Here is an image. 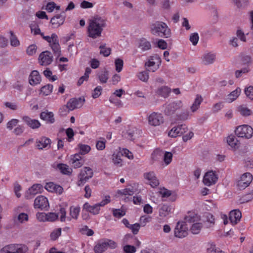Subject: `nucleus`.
<instances>
[{
	"mask_svg": "<svg viewBox=\"0 0 253 253\" xmlns=\"http://www.w3.org/2000/svg\"><path fill=\"white\" fill-rule=\"evenodd\" d=\"M105 26V20L100 17H96L90 20L87 30L88 36L92 39L100 37Z\"/></svg>",
	"mask_w": 253,
	"mask_h": 253,
	"instance_id": "nucleus-1",
	"label": "nucleus"
},
{
	"mask_svg": "<svg viewBox=\"0 0 253 253\" xmlns=\"http://www.w3.org/2000/svg\"><path fill=\"white\" fill-rule=\"evenodd\" d=\"M151 32L153 35L163 38L170 36L171 31L167 25L161 21H157L151 25Z\"/></svg>",
	"mask_w": 253,
	"mask_h": 253,
	"instance_id": "nucleus-2",
	"label": "nucleus"
},
{
	"mask_svg": "<svg viewBox=\"0 0 253 253\" xmlns=\"http://www.w3.org/2000/svg\"><path fill=\"white\" fill-rule=\"evenodd\" d=\"M28 247L23 244H12L5 246L0 250V253H25Z\"/></svg>",
	"mask_w": 253,
	"mask_h": 253,
	"instance_id": "nucleus-3",
	"label": "nucleus"
},
{
	"mask_svg": "<svg viewBox=\"0 0 253 253\" xmlns=\"http://www.w3.org/2000/svg\"><path fill=\"white\" fill-rule=\"evenodd\" d=\"M238 137L250 139L253 135V128L247 125H243L237 126L235 130Z\"/></svg>",
	"mask_w": 253,
	"mask_h": 253,
	"instance_id": "nucleus-4",
	"label": "nucleus"
},
{
	"mask_svg": "<svg viewBox=\"0 0 253 253\" xmlns=\"http://www.w3.org/2000/svg\"><path fill=\"white\" fill-rule=\"evenodd\" d=\"M183 106L181 101L178 100L165 104L163 107L164 113L166 115L170 116L174 114L178 110L180 109Z\"/></svg>",
	"mask_w": 253,
	"mask_h": 253,
	"instance_id": "nucleus-5",
	"label": "nucleus"
},
{
	"mask_svg": "<svg viewBox=\"0 0 253 253\" xmlns=\"http://www.w3.org/2000/svg\"><path fill=\"white\" fill-rule=\"evenodd\" d=\"M84 99L82 97L71 98L67 102L66 105L62 107L61 110L64 109L72 111L75 109L80 108L84 105Z\"/></svg>",
	"mask_w": 253,
	"mask_h": 253,
	"instance_id": "nucleus-6",
	"label": "nucleus"
},
{
	"mask_svg": "<svg viewBox=\"0 0 253 253\" xmlns=\"http://www.w3.org/2000/svg\"><path fill=\"white\" fill-rule=\"evenodd\" d=\"M253 179L252 174L246 172L242 174L237 182V186L240 190H243L249 186Z\"/></svg>",
	"mask_w": 253,
	"mask_h": 253,
	"instance_id": "nucleus-7",
	"label": "nucleus"
},
{
	"mask_svg": "<svg viewBox=\"0 0 253 253\" xmlns=\"http://www.w3.org/2000/svg\"><path fill=\"white\" fill-rule=\"evenodd\" d=\"M93 171L89 167H84L83 169L79 175V180L78 181V185H83L89 178L93 176Z\"/></svg>",
	"mask_w": 253,
	"mask_h": 253,
	"instance_id": "nucleus-8",
	"label": "nucleus"
},
{
	"mask_svg": "<svg viewBox=\"0 0 253 253\" xmlns=\"http://www.w3.org/2000/svg\"><path fill=\"white\" fill-rule=\"evenodd\" d=\"M174 236L179 238H183L188 235V227L185 222L178 221L174 228Z\"/></svg>",
	"mask_w": 253,
	"mask_h": 253,
	"instance_id": "nucleus-9",
	"label": "nucleus"
},
{
	"mask_svg": "<svg viewBox=\"0 0 253 253\" xmlns=\"http://www.w3.org/2000/svg\"><path fill=\"white\" fill-rule=\"evenodd\" d=\"M148 124L153 126H159L164 123V117L162 114L152 112L147 117Z\"/></svg>",
	"mask_w": 253,
	"mask_h": 253,
	"instance_id": "nucleus-10",
	"label": "nucleus"
},
{
	"mask_svg": "<svg viewBox=\"0 0 253 253\" xmlns=\"http://www.w3.org/2000/svg\"><path fill=\"white\" fill-rule=\"evenodd\" d=\"M218 176L215 171L211 170L207 172L203 178L204 184L208 186L214 184L217 181Z\"/></svg>",
	"mask_w": 253,
	"mask_h": 253,
	"instance_id": "nucleus-11",
	"label": "nucleus"
},
{
	"mask_svg": "<svg viewBox=\"0 0 253 253\" xmlns=\"http://www.w3.org/2000/svg\"><path fill=\"white\" fill-rule=\"evenodd\" d=\"M160 64V58L155 55L150 58L148 61L145 63V66L149 68L148 70L149 71L154 72L159 69Z\"/></svg>",
	"mask_w": 253,
	"mask_h": 253,
	"instance_id": "nucleus-12",
	"label": "nucleus"
},
{
	"mask_svg": "<svg viewBox=\"0 0 253 253\" xmlns=\"http://www.w3.org/2000/svg\"><path fill=\"white\" fill-rule=\"evenodd\" d=\"M53 61V56L50 52L44 51L42 52L39 56L40 64L42 66H47L50 64Z\"/></svg>",
	"mask_w": 253,
	"mask_h": 253,
	"instance_id": "nucleus-13",
	"label": "nucleus"
},
{
	"mask_svg": "<svg viewBox=\"0 0 253 253\" xmlns=\"http://www.w3.org/2000/svg\"><path fill=\"white\" fill-rule=\"evenodd\" d=\"M35 208L41 210H47L49 207L47 199L43 196L37 197L34 201Z\"/></svg>",
	"mask_w": 253,
	"mask_h": 253,
	"instance_id": "nucleus-14",
	"label": "nucleus"
},
{
	"mask_svg": "<svg viewBox=\"0 0 253 253\" xmlns=\"http://www.w3.org/2000/svg\"><path fill=\"white\" fill-rule=\"evenodd\" d=\"M187 129L185 125H178L173 127L169 132V136L171 137H176L185 133Z\"/></svg>",
	"mask_w": 253,
	"mask_h": 253,
	"instance_id": "nucleus-15",
	"label": "nucleus"
},
{
	"mask_svg": "<svg viewBox=\"0 0 253 253\" xmlns=\"http://www.w3.org/2000/svg\"><path fill=\"white\" fill-rule=\"evenodd\" d=\"M144 178L148 181L151 187L154 188L159 184V181L153 171H150L144 173Z\"/></svg>",
	"mask_w": 253,
	"mask_h": 253,
	"instance_id": "nucleus-16",
	"label": "nucleus"
},
{
	"mask_svg": "<svg viewBox=\"0 0 253 253\" xmlns=\"http://www.w3.org/2000/svg\"><path fill=\"white\" fill-rule=\"evenodd\" d=\"M65 20V12H63L60 14H57L53 16L50 20V23L53 28H58L64 23Z\"/></svg>",
	"mask_w": 253,
	"mask_h": 253,
	"instance_id": "nucleus-17",
	"label": "nucleus"
},
{
	"mask_svg": "<svg viewBox=\"0 0 253 253\" xmlns=\"http://www.w3.org/2000/svg\"><path fill=\"white\" fill-rule=\"evenodd\" d=\"M241 217V212L239 210H234L230 212L229 219L233 225H235L240 221Z\"/></svg>",
	"mask_w": 253,
	"mask_h": 253,
	"instance_id": "nucleus-18",
	"label": "nucleus"
},
{
	"mask_svg": "<svg viewBox=\"0 0 253 253\" xmlns=\"http://www.w3.org/2000/svg\"><path fill=\"white\" fill-rule=\"evenodd\" d=\"M45 189L49 192H55L59 194L62 193L63 191L62 187L59 185L55 184L52 182L46 183L45 185Z\"/></svg>",
	"mask_w": 253,
	"mask_h": 253,
	"instance_id": "nucleus-19",
	"label": "nucleus"
},
{
	"mask_svg": "<svg viewBox=\"0 0 253 253\" xmlns=\"http://www.w3.org/2000/svg\"><path fill=\"white\" fill-rule=\"evenodd\" d=\"M138 47L143 51H147L151 49V42L146 38H141L137 41Z\"/></svg>",
	"mask_w": 253,
	"mask_h": 253,
	"instance_id": "nucleus-20",
	"label": "nucleus"
},
{
	"mask_svg": "<svg viewBox=\"0 0 253 253\" xmlns=\"http://www.w3.org/2000/svg\"><path fill=\"white\" fill-rule=\"evenodd\" d=\"M53 167L56 169L59 170L63 174L70 175L72 171V169L68 165L62 163L54 164Z\"/></svg>",
	"mask_w": 253,
	"mask_h": 253,
	"instance_id": "nucleus-21",
	"label": "nucleus"
},
{
	"mask_svg": "<svg viewBox=\"0 0 253 253\" xmlns=\"http://www.w3.org/2000/svg\"><path fill=\"white\" fill-rule=\"evenodd\" d=\"M241 92V88L240 87H237L235 90H233L227 95L226 97L225 98V102L229 103H232L237 99L240 95Z\"/></svg>",
	"mask_w": 253,
	"mask_h": 253,
	"instance_id": "nucleus-22",
	"label": "nucleus"
},
{
	"mask_svg": "<svg viewBox=\"0 0 253 253\" xmlns=\"http://www.w3.org/2000/svg\"><path fill=\"white\" fill-rule=\"evenodd\" d=\"M83 208L87 211H88L94 215L98 214L99 213L100 210V208L99 207L97 204L91 206L87 202L85 203L84 205Z\"/></svg>",
	"mask_w": 253,
	"mask_h": 253,
	"instance_id": "nucleus-23",
	"label": "nucleus"
},
{
	"mask_svg": "<svg viewBox=\"0 0 253 253\" xmlns=\"http://www.w3.org/2000/svg\"><path fill=\"white\" fill-rule=\"evenodd\" d=\"M51 140L45 137L41 138L37 142V147L39 149L49 148L50 147Z\"/></svg>",
	"mask_w": 253,
	"mask_h": 253,
	"instance_id": "nucleus-24",
	"label": "nucleus"
},
{
	"mask_svg": "<svg viewBox=\"0 0 253 253\" xmlns=\"http://www.w3.org/2000/svg\"><path fill=\"white\" fill-rule=\"evenodd\" d=\"M216 58L214 53L209 52L205 53L202 58V62L205 65L211 64L214 63Z\"/></svg>",
	"mask_w": 253,
	"mask_h": 253,
	"instance_id": "nucleus-25",
	"label": "nucleus"
},
{
	"mask_svg": "<svg viewBox=\"0 0 253 253\" xmlns=\"http://www.w3.org/2000/svg\"><path fill=\"white\" fill-rule=\"evenodd\" d=\"M40 118L42 120L50 124H53L55 122L54 114L52 112L47 111L42 112L40 114Z\"/></svg>",
	"mask_w": 253,
	"mask_h": 253,
	"instance_id": "nucleus-26",
	"label": "nucleus"
},
{
	"mask_svg": "<svg viewBox=\"0 0 253 253\" xmlns=\"http://www.w3.org/2000/svg\"><path fill=\"white\" fill-rule=\"evenodd\" d=\"M80 212V208L78 206H71L70 208V216H67V220L71 221L72 219H77Z\"/></svg>",
	"mask_w": 253,
	"mask_h": 253,
	"instance_id": "nucleus-27",
	"label": "nucleus"
},
{
	"mask_svg": "<svg viewBox=\"0 0 253 253\" xmlns=\"http://www.w3.org/2000/svg\"><path fill=\"white\" fill-rule=\"evenodd\" d=\"M171 208L168 205H163L159 209V215L161 217H165L168 216L171 212Z\"/></svg>",
	"mask_w": 253,
	"mask_h": 253,
	"instance_id": "nucleus-28",
	"label": "nucleus"
},
{
	"mask_svg": "<svg viewBox=\"0 0 253 253\" xmlns=\"http://www.w3.org/2000/svg\"><path fill=\"white\" fill-rule=\"evenodd\" d=\"M203 98L201 95L197 94L194 102L190 107V109L192 112H196L200 107L201 103L203 101Z\"/></svg>",
	"mask_w": 253,
	"mask_h": 253,
	"instance_id": "nucleus-29",
	"label": "nucleus"
},
{
	"mask_svg": "<svg viewBox=\"0 0 253 253\" xmlns=\"http://www.w3.org/2000/svg\"><path fill=\"white\" fill-rule=\"evenodd\" d=\"M227 142L228 145L232 148H236L240 145L239 141L236 137L233 135H230L228 136L227 138Z\"/></svg>",
	"mask_w": 253,
	"mask_h": 253,
	"instance_id": "nucleus-30",
	"label": "nucleus"
},
{
	"mask_svg": "<svg viewBox=\"0 0 253 253\" xmlns=\"http://www.w3.org/2000/svg\"><path fill=\"white\" fill-rule=\"evenodd\" d=\"M170 92L171 89L167 86H161L157 91L158 94L165 98L168 97Z\"/></svg>",
	"mask_w": 253,
	"mask_h": 253,
	"instance_id": "nucleus-31",
	"label": "nucleus"
},
{
	"mask_svg": "<svg viewBox=\"0 0 253 253\" xmlns=\"http://www.w3.org/2000/svg\"><path fill=\"white\" fill-rule=\"evenodd\" d=\"M50 45L55 55L57 57L59 56L60 55L61 50L58 38L56 39V41H54L53 42L50 43Z\"/></svg>",
	"mask_w": 253,
	"mask_h": 253,
	"instance_id": "nucleus-32",
	"label": "nucleus"
},
{
	"mask_svg": "<svg viewBox=\"0 0 253 253\" xmlns=\"http://www.w3.org/2000/svg\"><path fill=\"white\" fill-rule=\"evenodd\" d=\"M44 9L48 12H52L55 9L59 10L60 9V6L57 5L54 2L50 1L47 2L44 6Z\"/></svg>",
	"mask_w": 253,
	"mask_h": 253,
	"instance_id": "nucleus-33",
	"label": "nucleus"
},
{
	"mask_svg": "<svg viewBox=\"0 0 253 253\" xmlns=\"http://www.w3.org/2000/svg\"><path fill=\"white\" fill-rule=\"evenodd\" d=\"M124 240L125 242L130 244L133 243V242H135L136 243V245L137 246H139L141 244L140 242L131 234H126L125 235Z\"/></svg>",
	"mask_w": 253,
	"mask_h": 253,
	"instance_id": "nucleus-34",
	"label": "nucleus"
},
{
	"mask_svg": "<svg viewBox=\"0 0 253 253\" xmlns=\"http://www.w3.org/2000/svg\"><path fill=\"white\" fill-rule=\"evenodd\" d=\"M53 85L50 84H47L42 86L40 90V94L44 96L49 95L52 91Z\"/></svg>",
	"mask_w": 253,
	"mask_h": 253,
	"instance_id": "nucleus-35",
	"label": "nucleus"
},
{
	"mask_svg": "<svg viewBox=\"0 0 253 253\" xmlns=\"http://www.w3.org/2000/svg\"><path fill=\"white\" fill-rule=\"evenodd\" d=\"M117 193L121 195L131 196L134 193V190L133 187H130L124 189L119 190L117 191Z\"/></svg>",
	"mask_w": 253,
	"mask_h": 253,
	"instance_id": "nucleus-36",
	"label": "nucleus"
},
{
	"mask_svg": "<svg viewBox=\"0 0 253 253\" xmlns=\"http://www.w3.org/2000/svg\"><path fill=\"white\" fill-rule=\"evenodd\" d=\"M107 249L106 244L104 242L97 243L94 247L95 253H102Z\"/></svg>",
	"mask_w": 253,
	"mask_h": 253,
	"instance_id": "nucleus-37",
	"label": "nucleus"
},
{
	"mask_svg": "<svg viewBox=\"0 0 253 253\" xmlns=\"http://www.w3.org/2000/svg\"><path fill=\"white\" fill-rule=\"evenodd\" d=\"M28 219V215L27 213L21 212L15 218V221L22 224L25 223Z\"/></svg>",
	"mask_w": 253,
	"mask_h": 253,
	"instance_id": "nucleus-38",
	"label": "nucleus"
},
{
	"mask_svg": "<svg viewBox=\"0 0 253 253\" xmlns=\"http://www.w3.org/2000/svg\"><path fill=\"white\" fill-rule=\"evenodd\" d=\"M203 227L202 224L200 222L193 223L190 228V231L193 234H197L200 233Z\"/></svg>",
	"mask_w": 253,
	"mask_h": 253,
	"instance_id": "nucleus-39",
	"label": "nucleus"
},
{
	"mask_svg": "<svg viewBox=\"0 0 253 253\" xmlns=\"http://www.w3.org/2000/svg\"><path fill=\"white\" fill-rule=\"evenodd\" d=\"M98 78L101 83H106L108 79V72L105 70L98 73Z\"/></svg>",
	"mask_w": 253,
	"mask_h": 253,
	"instance_id": "nucleus-40",
	"label": "nucleus"
},
{
	"mask_svg": "<svg viewBox=\"0 0 253 253\" xmlns=\"http://www.w3.org/2000/svg\"><path fill=\"white\" fill-rule=\"evenodd\" d=\"M238 110L243 116H249L252 114V111L248 109L247 107L243 105L239 106L238 108Z\"/></svg>",
	"mask_w": 253,
	"mask_h": 253,
	"instance_id": "nucleus-41",
	"label": "nucleus"
},
{
	"mask_svg": "<svg viewBox=\"0 0 253 253\" xmlns=\"http://www.w3.org/2000/svg\"><path fill=\"white\" fill-rule=\"evenodd\" d=\"M152 217L149 215H142L139 218V224L140 226L144 227L146 225V224L151 222L152 220Z\"/></svg>",
	"mask_w": 253,
	"mask_h": 253,
	"instance_id": "nucleus-42",
	"label": "nucleus"
},
{
	"mask_svg": "<svg viewBox=\"0 0 253 253\" xmlns=\"http://www.w3.org/2000/svg\"><path fill=\"white\" fill-rule=\"evenodd\" d=\"M10 34L9 40L11 45L15 47L19 46L20 45V42L17 37L11 31L10 32Z\"/></svg>",
	"mask_w": 253,
	"mask_h": 253,
	"instance_id": "nucleus-43",
	"label": "nucleus"
},
{
	"mask_svg": "<svg viewBox=\"0 0 253 253\" xmlns=\"http://www.w3.org/2000/svg\"><path fill=\"white\" fill-rule=\"evenodd\" d=\"M43 75L50 81L53 82L57 80V77L56 75L53 76L52 72L48 68L43 71Z\"/></svg>",
	"mask_w": 253,
	"mask_h": 253,
	"instance_id": "nucleus-44",
	"label": "nucleus"
},
{
	"mask_svg": "<svg viewBox=\"0 0 253 253\" xmlns=\"http://www.w3.org/2000/svg\"><path fill=\"white\" fill-rule=\"evenodd\" d=\"M78 147L80 150V153L81 155H85L91 150L90 147L86 144H80L78 145Z\"/></svg>",
	"mask_w": 253,
	"mask_h": 253,
	"instance_id": "nucleus-45",
	"label": "nucleus"
},
{
	"mask_svg": "<svg viewBox=\"0 0 253 253\" xmlns=\"http://www.w3.org/2000/svg\"><path fill=\"white\" fill-rule=\"evenodd\" d=\"M99 48L100 49V53L105 57L108 56L111 53V48L106 47L105 44L100 45Z\"/></svg>",
	"mask_w": 253,
	"mask_h": 253,
	"instance_id": "nucleus-46",
	"label": "nucleus"
},
{
	"mask_svg": "<svg viewBox=\"0 0 253 253\" xmlns=\"http://www.w3.org/2000/svg\"><path fill=\"white\" fill-rule=\"evenodd\" d=\"M101 140H97L96 142V148L99 151L104 150L106 147V140L105 138H101Z\"/></svg>",
	"mask_w": 253,
	"mask_h": 253,
	"instance_id": "nucleus-47",
	"label": "nucleus"
},
{
	"mask_svg": "<svg viewBox=\"0 0 253 253\" xmlns=\"http://www.w3.org/2000/svg\"><path fill=\"white\" fill-rule=\"evenodd\" d=\"M41 80L39 72L36 70H33V85L40 84Z\"/></svg>",
	"mask_w": 253,
	"mask_h": 253,
	"instance_id": "nucleus-48",
	"label": "nucleus"
},
{
	"mask_svg": "<svg viewBox=\"0 0 253 253\" xmlns=\"http://www.w3.org/2000/svg\"><path fill=\"white\" fill-rule=\"evenodd\" d=\"M149 73L147 71L139 72L137 75L138 79L142 82H146L149 79Z\"/></svg>",
	"mask_w": 253,
	"mask_h": 253,
	"instance_id": "nucleus-49",
	"label": "nucleus"
},
{
	"mask_svg": "<svg viewBox=\"0 0 253 253\" xmlns=\"http://www.w3.org/2000/svg\"><path fill=\"white\" fill-rule=\"evenodd\" d=\"M113 215L115 217L120 218L126 214V212L119 209H112Z\"/></svg>",
	"mask_w": 253,
	"mask_h": 253,
	"instance_id": "nucleus-50",
	"label": "nucleus"
},
{
	"mask_svg": "<svg viewBox=\"0 0 253 253\" xmlns=\"http://www.w3.org/2000/svg\"><path fill=\"white\" fill-rule=\"evenodd\" d=\"M66 135L67 136V141L70 142L74 140V136L75 133L73 129L72 128H68L65 131Z\"/></svg>",
	"mask_w": 253,
	"mask_h": 253,
	"instance_id": "nucleus-51",
	"label": "nucleus"
},
{
	"mask_svg": "<svg viewBox=\"0 0 253 253\" xmlns=\"http://www.w3.org/2000/svg\"><path fill=\"white\" fill-rule=\"evenodd\" d=\"M115 65L116 71L118 72H120L123 68V60L120 58L116 59L115 61Z\"/></svg>",
	"mask_w": 253,
	"mask_h": 253,
	"instance_id": "nucleus-52",
	"label": "nucleus"
},
{
	"mask_svg": "<svg viewBox=\"0 0 253 253\" xmlns=\"http://www.w3.org/2000/svg\"><path fill=\"white\" fill-rule=\"evenodd\" d=\"M61 234V228H57L53 230L50 234V238L52 240H56Z\"/></svg>",
	"mask_w": 253,
	"mask_h": 253,
	"instance_id": "nucleus-53",
	"label": "nucleus"
},
{
	"mask_svg": "<svg viewBox=\"0 0 253 253\" xmlns=\"http://www.w3.org/2000/svg\"><path fill=\"white\" fill-rule=\"evenodd\" d=\"M58 217V215L54 212H48L46 213V221L53 222Z\"/></svg>",
	"mask_w": 253,
	"mask_h": 253,
	"instance_id": "nucleus-54",
	"label": "nucleus"
},
{
	"mask_svg": "<svg viewBox=\"0 0 253 253\" xmlns=\"http://www.w3.org/2000/svg\"><path fill=\"white\" fill-rule=\"evenodd\" d=\"M123 250L125 253H135L136 251V248L134 246L129 245L125 246Z\"/></svg>",
	"mask_w": 253,
	"mask_h": 253,
	"instance_id": "nucleus-55",
	"label": "nucleus"
},
{
	"mask_svg": "<svg viewBox=\"0 0 253 253\" xmlns=\"http://www.w3.org/2000/svg\"><path fill=\"white\" fill-rule=\"evenodd\" d=\"M102 90L101 86H96L92 93V97L94 99L98 98L101 95Z\"/></svg>",
	"mask_w": 253,
	"mask_h": 253,
	"instance_id": "nucleus-56",
	"label": "nucleus"
},
{
	"mask_svg": "<svg viewBox=\"0 0 253 253\" xmlns=\"http://www.w3.org/2000/svg\"><path fill=\"white\" fill-rule=\"evenodd\" d=\"M172 159V154L171 152H166L164 155V161L165 164L168 165L169 164Z\"/></svg>",
	"mask_w": 253,
	"mask_h": 253,
	"instance_id": "nucleus-57",
	"label": "nucleus"
},
{
	"mask_svg": "<svg viewBox=\"0 0 253 253\" xmlns=\"http://www.w3.org/2000/svg\"><path fill=\"white\" fill-rule=\"evenodd\" d=\"M250 71L249 67L243 68L235 72V76L237 78H239L242 76V74H246Z\"/></svg>",
	"mask_w": 253,
	"mask_h": 253,
	"instance_id": "nucleus-58",
	"label": "nucleus"
},
{
	"mask_svg": "<svg viewBox=\"0 0 253 253\" xmlns=\"http://www.w3.org/2000/svg\"><path fill=\"white\" fill-rule=\"evenodd\" d=\"M190 41L192 43L193 45H196L199 39V35L198 33H194L192 34L190 36Z\"/></svg>",
	"mask_w": 253,
	"mask_h": 253,
	"instance_id": "nucleus-59",
	"label": "nucleus"
},
{
	"mask_svg": "<svg viewBox=\"0 0 253 253\" xmlns=\"http://www.w3.org/2000/svg\"><path fill=\"white\" fill-rule=\"evenodd\" d=\"M43 190V187L41 184L33 185V195L41 193Z\"/></svg>",
	"mask_w": 253,
	"mask_h": 253,
	"instance_id": "nucleus-60",
	"label": "nucleus"
},
{
	"mask_svg": "<svg viewBox=\"0 0 253 253\" xmlns=\"http://www.w3.org/2000/svg\"><path fill=\"white\" fill-rule=\"evenodd\" d=\"M140 228V225L139 223H136L133 224H131L129 228L134 235L137 234Z\"/></svg>",
	"mask_w": 253,
	"mask_h": 253,
	"instance_id": "nucleus-61",
	"label": "nucleus"
},
{
	"mask_svg": "<svg viewBox=\"0 0 253 253\" xmlns=\"http://www.w3.org/2000/svg\"><path fill=\"white\" fill-rule=\"evenodd\" d=\"M198 219V217L196 214H190L185 217V220L187 222L190 223H194Z\"/></svg>",
	"mask_w": 253,
	"mask_h": 253,
	"instance_id": "nucleus-62",
	"label": "nucleus"
},
{
	"mask_svg": "<svg viewBox=\"0 0 253 253\" xmlns=\"http://www.w3.org/2000/svg\"><path fill=\"white\" fill-rule=\"evenodd\" d=\"M189 113L188 111L182 112L179 115H177V119L180 121H185L188 119Z\"/></svg>",
	"mask_w": 253,
	"mask_h": 253,
	"instance_id": "nucleus-63",
	"label": "nucleus"
},
{
	"mask_svg": "<svg viewBox=\"0 0 253 253\" xmlns=\"http://www.w3.org/2000/svg\"><path fill=\"white\" fill-rule=\"evenodd\" d=\"M245 93L247 97L253 99V86H250L245 89Z\"/></svg>",
	"mask_w": 253,
	"mask_h": 253,
	"instance_id": "nucleus-64",
	"label": "nucleus"
}]
</instances>
